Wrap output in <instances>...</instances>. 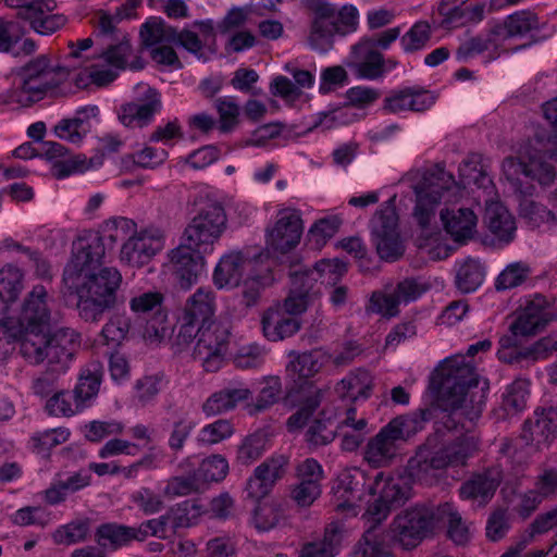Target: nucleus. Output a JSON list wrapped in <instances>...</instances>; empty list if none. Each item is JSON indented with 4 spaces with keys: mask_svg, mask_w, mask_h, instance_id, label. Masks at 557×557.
Listing matches in <instances>:
<instances>
[{
    "mask_svg": "<svg viewBox=\"0 0 557 557\" xmlns=\"http://www.w3.org/2000/svg\"><path fill=\"white\" fill-rule=\"evenodd\" d=\"M344 537V528L332 522L326 525L321 541L304 544L300 557H335L343 546Z\"/></svg>",
    "mask_w": 557,
    "mask_h": 557,
    "instance_id": "b1692460",
    "label": "nucleus"
},
{
    "mask_svg": "<svg viewBox=\"0 0 557 557\" xmlns=\"http://www.w3.org/2000/svg\"><path fill=\"white\" fill-rule=\"evenodd\" d=\"M201 482H220L228 472V462L221 455H212L202 460L195 471Z\"/></svg>",
    "mask_w": 557,
    "mask_h": 557,
    "instance_id": "de8ad7c7",
    "label": "nucleus"
},
{
    "mask_svg": "<svg viewBox=\"0 0 557 557\" xmlns=\"http://www.w3.org/2000/svg\"><path fill=\"white\" fill-rule=\"evenodd\" d=\"M556 318L555 308L542 294L529 300L523 312L510 325L515 335L531 336L543 330Z\"/></svg>",
    "mask_w": 557,
    "mask_h": 557,
    "instance_id": "6ab92c4d",
    "label": "nucleus"
},
{
    "mask_svg": "<svg viewBox=\"0 0 557 557\" xmlns=\"http://www.w3.org/2000/svg\"><path fill=\"white\" fill-rule=\"evenodd\" d=\"M215 107L220 116V131L230 132L238 122L239 107L225 98L216 99Z\"/></svg>",
    "mask_w": 557,
    "mask_h": 557,
    "instance_id": "69168bd1",
    "label": "nucleus"
},
{
    "mask_svg": "<svg viewBox=\"0 0 557 557\" xmlns=\"http://www.w3.org/2000/svg\"><path fill=\"white\" fill-rule=\"evenodd\" d=\"M89 532L90 520L77 519L57 530L54 541L59 544H76L86 541Z\"/></svg>",
    "mask_w": 557,
    "mask_h": 557,
    "instance_id": "09e8293b",
    "label": "nucleus"
},
{
    "mask_svg": "<svg viewBox=\"0 0 557 557\" xmlns=\"http://www.w3.org/2000/svg\"><path fill=\"white\" fill-rule=\"evenodd\" d=\"M443 455L448 466H465L469 457L476 450V445L470 437H461L449 445L441 444Z\"/></svg>",
    "mask_w": 557,
    "mask_h": 557,
    "instance_id": "49530a36",
    "label": "nucleus"
},
{
    "mask_svg": "<svg viewBox=\"0 0 557 557\" xmlns=\"http://www.w3.org/2000/svg\"><path fill=\"white\" fill-rule=\"evenodd\" d=\"M529 391L524 381L517 380L510 384L503 397L502 408L509 414H516L522 411L527 406Z\"/></svg>",
    "mask_w": 557,
    "mask_h": 557,
    "instance_id": "8fccbe9b",
    "label": "nucleus"
},
{
    "mask_svg": "<svg viewBox=\"0 0 557 557\" xmlns=\"http://www.w3.org/2000/svg\"><path fill=\"white\" fill-rule=\"evenodd\" d=\"M500 483L499 474L496 470L488 469L483 473L472 476V479L465 482L459 494L463 499H478L483 502L492 498Z\"/></svg>",
    "mask_w": 557,
    "mask_h": 557,
    "instance_id": "c756f323",
    "label": "nucleus"
},
{
    "mask_svg": "<svg viewBox=\"0 0 557 557\" xmlns=\"http://www.w3.org/2000/svg\"><path fill=\"white\" fill-rule=\"evenodd\" d=\"M233 432L234 430L231 422L220 419L202 428L199 434V442L209 445L216 444L230 437Z\"/></svg>",
    "mask_w": 557,
    "mask_h": 557,
    "instance_id": "052dcab7",
    "label": "nucleus"
},
{
    "mask_svg": "<svg viewBox=\"0 0 557 557\" xmlns=\"http://www.w3.org/2000/svg\"><path fill=\"white\" fill-rule=\"evenodd\" d=\"M525 177L539 183L541 187H549L557 177V172L553 163L545 159L536 149L529 151V166Z\"/></svg>",
    "mask_w": 557,
    "mask_h": 557,
    "instance_id": "e433bc0d",
    "label": "nucleus"
},
{
    "mask_svg": "<svg viewBox=\"0 0 557 557\" xmlns=\"http://www.w3.org/2000/svg\"><path fill=\"white\" fill-rule=\"evenodd\" d=\"M435 388L437 394L435 401L411 414L397 416L408 425V430L412 431V436L423 429L425 422L438 419L441 413L451 409L449 401L446 400L445 396L441 393L440 383Z\"/></svg>",
    "mask_w": 557,
    "mask_h": 557,
    "instance_id": "473e14b6",
    "label": "nucleus"
},
{
    "mask_svg": "<svg viewBox=\"0 0 557 557\" xmlns=\"http://www.w3.org/2000/svg\"><path fill=\"white\" fill-rule=\"evenodd\" d=\"M438 519V507L421 504L400 511L389 529L405 549H412L433 533Z\"/></svg>",
    "mask_w": 557,
    "mask_h": 557,
    "instance_id": "9d476101",
    "label": "nucleus"
},
{
    "mask_svg": "<svg viewBox=\"0 0 557 557\" xmlns=\"http://www.w3.org/2000/svg\"><path fill=\"white\" fill-rule=\"evenodd\" d=\"M321 495V485L298 482L292 491L290 498L300 508L310 507Z\"/></svg>",
    "mask_w": 557,
    "mask_h": 557,
    "instance_id": "338daca9",
    "label": "nucleus"
},
{
    "mask_svg": "<svg viewBox=\"0 0 557 557\" xmlns=\"http://www.w3.org/2000/svg\"><path fill=\"white\" fill-rule=\"evenodd\" d=\"M264 336L272 341H283L295 335L301 329V320L297 317L285 315L280 310H267L261 320Z\"/></svg>",
    "mask_w": 557,
    "mask_h": 557,
    "instance_id": "5701e85b",
    "label": "nucleus"
},
{
    "mask_svg": "<svg viewBox=\"0 0 557 557\" xmlns=\"http://www.w3.org/2000/svg\"><path fill=\"white\" fill-rule=\"evenodd\" d=\"M440 215L445 231L455 242L465 243L472 237L478 219L471 209H443Z\"/></svg>",
    "mask_w": 557,
    "mask_h": 557,
    "instance_id": "4be33fe9",
    "label": "nucleus"
},
{
    "mask_svg": "<svg viewBox=\"0 0 557 557\" xmlns=\"http://www.w3.org/2000/svg\"><path fill=\"white\" fill-rule=\"evenodd\" d=\"M531 274V268L525 262L508 264L497 276L495 287L497 290L515 288L523 284Z\"/></svg>",
    "mask_w": 557,
    "mask_h": 557,
    "instance_id": "a18cd8bd",
    "label": "nucleus"
},
{
    "mask_svg": "<svg viewBox=\"0 0 557 557\" xmlns=\"http://www.w3.org/2000/svg\"><path fill=\"white\" fill-rule=\"evenodd\" d=\"M539 29V17L531 11H518L508 15L503 23H497L491 28V36L511 38L524 36L531 30Z\"/></svg>",
    "mask_w": 557,
    "mask_h": 557,
    "instance_id": "cd10ccee",
    "label": "nucleus"
},
{
    "mask_svg": "<svg viewBox=\"0 0 557 557\" xmlns=\"http://www.w3.org/2000/svg\"><path fill=\"white\" fill-rule=\"evenodd\" d=\"M131 329V320L125 314H114L102 329V336L107 344L120 343Z\"/></svg>",
    "mask_w": 557,
    "mask_h": 557,
    "instance_id": "13d9d810",
    "label": "nucleus"
},
{
    "mask_svg": "<svg viewBox=\"0 0 557 557\" xmlns=\"http://www.w3.org/2000/svg\"><path fill=\"white\" fill-rule=\"evenodd\" d=\"M302 1L312 14L308 35L312 49L326 52L333 48L335 35L346 36L357 30L359 12L355 5L345 4L337 9L323 0Z\"/></svg>",
    "mask_w": 557,
    "mask_h": 557,
    "instance_id": "423d86ee",
    "label": "nucleus"
},
{
    "mask_svg": "<svg viewBox=\"0 0 557 557\" xmlns=\"http://www.w3.org/2000/svg\"><path fill=\"white\" fill-rule=\"evenodd\" d=\"M201 506L194 500H185L174 510L173 527L188 528L193 525L201 515Z\"/></svg>",
    "mask_w": 557,
    "mask_h": 557,
    "instance_id": "0e129e2a",
    "label": "nucleus"
},
{
    "mask_svg": "<svg viewBox=\"0 0 557 557\" xmlns=\"http://www.w3.org/2000/svg\"><path fill=\"white\" fill-rule=\"evenodd\" d=\"M230 335L228 325L210 320L208 324L202 325L201 337L195 347L196 352L200 354L202 349L225 351Z\"/></svg>",
    "mask_w": 557,
    "mask_h": 557,
    "instance_id": "c9c22d12",
    "label": "nucleus"
},
{
    "mask_svg": "<svg viewBox=\"0 0 557 557\" xmlns=\"http://www.w3.org/2000/svg\"><path fill=\"white\" fill-rule=\"evenodd\" d=\"M484 3H476L473 7H465V1L460 5H450L449 0L440 3L438 12L444 16L443 24L460 26L466 23H478L484 17Z\"/></svg>",
    "mask_w": 557,
    "mask_h": 557,
    "instance_id": "2f4dec72",
    "label": "nucleus"
},
{
    "mask_svg": "<svg viewBox=\"0 0 557 557\" xmlns=\"http://www.w3.org/2000/svg\"><path fill=\"white\" fill-rule=\"evenodd\" d=\"M412 436V431L401 418H393L380 432L370 438L366 448V459L374 467H385L392 463L398 455L400 445Z\"/></svg>",
    "mask_w": 557,
    "mask_h": 557,
    "instance_id": "ddd939ff",
    "label": "nucleus"
},
{
    "mask_svg": "<svg viewBox=\"0 0 557 557\" xmlns=\"http://www.w3.org/2000/svg\"><path fill=\"white\" fill-rule=\"evenodd\" d=\"M164 248V233L158 227L141 230V257L151 259Z\"/></svg>",
    "mask_w": 557,
    "mask_h": 557,
    "instance_id": "680f3d73",
    "label": "nucleus"
},
{
    "mask_svg": "<svg viewBox=\"0 0 557 557\" xmlns=\"http://www.w3.org/2000/svg\"><path fill=\"white\" fill-rule=\"evenodd\" d=\"M79 346V335L72 329L61 327L49 335L28 333L22 339L20 350L33 364L47 361L50 369L65 372Z\"/></svg>",
    "mask_w": 557,
    "mask_h": 557,
    "instance_id": "0eeeda50",
    "label": "nucleus"
},
{
    "mask_svg": "<svg viewBox=\"0 0 557 557\" xmlns=\"http://www.w3.org/2000/svg\"><path fill=\"white\" fill-rule=\"evenodd\" d=\"M48 299L49 296L45 286H34L24 300L18 319L9 318L3 322V333L10 339L21 342L28 333H44L45 327L49 325L51 317Z\"/></svg>",
    "mask_w": 557,
    "mask_h": 557,
    "instance_id": "9b49d317",
    "label": "nucleus"
},
{
    "mask_svg": "<svg viewBox=\"0 0 557 557\" xmlns=\"http://www.w3.org/2000/svg\"><path fill=\"white\" fill-rule=\"evenodd\" d=\"M485 223L499 239L509 242L515 231V221L509 211L499 202H492L485 209Z\"/></svg>",
    "mask_w": 557,
    "mask_h": 557,
    "instance_id": "f704fd0d",
    "label": "nucleus"
},
{
    "mask_svg": "<svg viewBox=\"0 0 557 557\" xmlns=\"http://www.w3.org/2000/svg\"><path fill=\"white\" fill-rule=\"evenodd\" d=\"M100 383V377L95 373L88 372L86 375H81L73 392L76 408L84 409L87 403L97 396Z\"/></svg>",
    "mask_w": 557,
    "mask_h": 557,
    "instance_id": "603ef678",
    "label": "nucleus"
},
{
    "mask_svg": "<svg viewBox=\"0 0 557 557\" xmlns=\"http://www.w3.org/2000/svg\"><path fill=\"white\" fill-rule=\"evenodd\" d=\"M214 317V296L199 288L185 302L178 321H190L198 325L208 324Z\"/></svg>",
    "mask_w": 557,
    "mask_h": 557,
    "instance_id": "bb28decb",
    "label": "nucleus"
},
{
    "mask_svg": "<svg viewBox=\"0 0 557 557\" xmlns=\"http://www.w3.org/2000/svg\"><path fill=\"white\" fill-rule=\"evenodd\" d=\"M138 5L139 0H126L124 4L116 9L114 14L99 10L92 18L97 38H109L112 41H117V44H109L100 55L110 65L123 69L131 55L129 41L116 25L125 18L135 17Z\"/></svg>",
    "mask_w": 557,
    "mask_h": 557,
    "instance_id": "1a4fd4ad",
    "label": "nucleus"
},
{
    "mask_svg": "<svg viewBox=\"0 0 557 557\" xmlns=\"http://www.w3.org/2000/svg\"><path fill=\"white\" fill-rule=\"evenodd\" d=\"M521 438L534 444L537 450L548 448L557 438V408H536L533 417L524 421Z\"/></svg>",
    "mask_w": 557,
    "mask_h": 557,
    "instance_id": "a211bd4d",
    "label": "nucleus"
},
{
    "mask_svg": "<svg viewBox=\"0 0 557 557\" xmlns=\"http://www.w3.org/2000/svg\"><path fill=\"white\" fill-rule=\"evenodd\" d=\"M287 466L288 458L284 455L271 457L260 463L247 481V496L257 502L264 498L276 481L285 475Z\"/></svg>",
    "mask_w": 557,
    "mask_h": 557,
    "instance_id": "aec40b11",
    "label": "nucleus"
},
{
    "mask_svg": "<svg viewBox=\"0 0 557 557\" xmlns=\"http://www.w3.org/2000/svg\"><path fill=\"white\" fill-rule=\"evenodd\" d=\"M290 288L314 301L320 296L317 283L320 280L314 268H300L289 272Z\"/></svg>",
    "mask_w": 557,
    "mask_h": 557,
    "instance_id": "ea45409f",
    "label": "nucleus"
},
{
    "mask_svg": "<svg viewBox=\"0 0 557 557\" xmlns=\"http://www.w3.org/2000/svg\"><path fill=\"white\" fill-rule=\"evenodd\" d=\"M371 240L380 259L394 262L405 252V246L397 228V216L394 212H380L370 221Z\"/></svg>",
    "mask_w": 557,
    "mask_h": 557,
    "instance_id": "4468645a",
    "label": "nucleus"
},
{
    "mask_svg": "<svg viewBox=\"0 0 557 557\" xmlns=\"http://www.w3.org/2000/svg\"><path fill=\"white\" fill-rule=\"evenodd\" d=\"M268 442V435L263 431H257L246 436L237 448L236 461L243 466H248L259 459Z\"/></svg>",
    "mask_w": 557,
    "mask_h": 557,
    "instance_id": "a19ab883",
    "label": "nucleus"
},
{
    "mask_svg": "<svg viewBox=\"0 0 557 557\" xmlns=\"http://www.w3.org/2000/svg\"><path fill=\"white\" fill-rule=\"evenodd\" d=\"M364 486L363 478H356L351 474H342L338 476L335 485L332 487L334 495L343 502L337 505L338 509L352 507L356 500L361 499L362 488Z\"/></svg>",
    "mask_w": 557,
    "mask_h": 557,
    "instance_id": "4c0bfd02",
    "label": "nucleus"
},
{
    "mask_svg": "<svg viewBox=\"0 0 557 557\" xmlns=\"http://www.w3.org/2000/svg\"><path fill=\"white\" fill-rule=\"evenodd\" d=\"M103 259V247L98 238L79 252H73L62 275V294L76 296L78 315L85 322H99L104 312L114 307L116 290L122 282L114 268L96 272Z\"/></svg>",
    "mask_w": 557,
    "mask_h": 557,
    "instance_id": "f257e3e1",
    "label": "nucleus"
},
{
    "mask_svg": "<svg viewBox=\"0 0 557 557\" xmlns=\"http://www.w3.org/2000/svg\"><path fill=\"white\" fill-rule=\"evenodd\" d=\"M438 523L447 521L448 536L456 544L462 545L468 541V528L462 523L460 515L453 510V506L449 503H445L438 506Z\"/></svg>",
    "mask_w": 557,
    "mask_h": 557,
    "instance_id": "37998d69",
    "label": "nucleus"
},
{
    "mask_svg": "<svg viewBox=\"0 0 557 557\" xmlns=\"http://www.w3.org/2000/svg\"><path fill=\"white\" fill-rule=\"evenodd\" d=\"M441 443L436 435L429 436L411 457L403 472L395 476L384 478L379 473L369 492L377 497L369 505V512L375 520L386 519L388 513L405 505L412 496V483L433 484L436 472L447 467Z\"/></svg>",
    "mask_w": 557,
    "mask_h": 557,
    "instance_id": "f03ea898",
    "label": "nucleus"
},
{
    "mask_svg": "<svg viewBox=\"0 0 557 557\" xmlns=\"http://www.w3.org/2000/svg\"><path fill=\"white\" fill-rule=\"evenodd\" d=\"M294 357L287 366V371L298 375V382L288 392V398L298 406V410L287 420L288 430L301 429L313 414L322 400V391L308 379L320 371L324 355L313 349L302 354L289 352Z\"/></svg>",
    "mask_w": 557,
    "mask_h": 557,
    "instance_id": "20e7f679",
    "label": "nucleus"
},
{
    "mask_svg": "<svg viewBox=\"0 0 557 557\" xmlns=\"http://www.w3.org/2000/svg\"><path fill=\"white\" fill-rule=\"evenodd\" d=\"M357 72L360 77L375 79L384 73V57L383 54L374 49L367 51L364 60L357 66Z\"/></svg>",
    "mask_w": 557,
    "mask_h": 557,
    "instance_id": "4d7b16f0",
    "label": "nucleus"
},
{
    "mask_svg": "<svg viewBox=\"0 0 557 557\" xmlns=\"http://www.w3.org/2000/svg\"><path fill=\"white\" fill-rule=\"evenodd\" d=\"M208 250L190 245L184 240L169 253L172 271L176 283L183 289H188L198 280L205 268V253Z\"/></svg>",
    "mask_w": 557,
    "mask_h": 557,
    "instance_id": "2eb2a0df",
    "label": "nucleus"
},
{
    "mask_svg": "<svg viewBox=\"0 0 557 557\" xmlns=\"http://www.w3.org/2000/svg\"><path fill=\"white\" fill-rule=\"evenodd\" d=\"M548 348L544 344V339L539 341L533 346L520 349L499 350V360L506 363L519 362L522 359L537 360L547 356Z\"/></svg>",
    "mask_w": 557,
    "mask_h": 557,
    "instance_id": "5fc2aeb1",
    "label": "nucleus"
},
{
    "mask_svg": "<svg viewBox=\"0 0 557 557\" xmlns=\"http://www.w3.org/2000/svg\"><path fill=\"white\" fill-rule=\"evenodd\" d=\"M529 151H531V147L520 149L517 156L506 157L502 163L503 174L516 194L533 195L535 190L532 184H523L520 180V175L525 176V172H528Z\"/></svg>",
    "mask_w": 557,
    "mask_h": 557,
    "instance_id": "c85d7f7f",
    "label": "nucleus"
},
{
    "mask_svg": "<svg viewBox=\"0 0 557 557\" xmlns=\"http://www.w3.org/2000/svg\"><path fill=\"white\" fill-rule=\"evenodd\" d=\"M137 537L138 530L136 528L115 522L102 523L95 532V541L104 552L116 550Z\"/></svg>",
    "mask_w": 557,
    "mask_h": 557,
    "instance_id": "a878e982",
    "label": "nucleus"
},
{
    "mask_svg": "<svg viewBox=\"0 0 557 557\" xmlns=\"http://www.w3.org/2000/svg\"><path fill=\"white\" fill-rule=\"evenodd\" d=\"M23 36L24 28L20 23L0 18V52H10Z\"/></svg>",
    "mask_w": 557,
    "mask_h": 557,
    "instance_id": "e2e57ef3",
    "label": "nucleus"
},
{
    "mask_svg": "<svg viewBox=\"0 0 557 557\" xmlns=\"http://www.w3.org/2000/svg\"><path fill=\"white\" fill-rule=\"evenodd\" d=\"M341 224L342 220L336 215L320 219L310 227L308 240L320 249L338 232Z\"/></svg>",
    "mask_w": 557,
    "mask_h": 557,
    "instance_id": "c03bdc74",
    "label": "nucleus"
},
{
    "mask_svg": "<svg viewBox=\"0 0 557 557\" xmlns=\"http://www.w3.org/2000/svg\"><path fill=\"white\" fill-rule=\"evenodd\" d=\"M22 272L12 265L3 267L0 270V302L10 304L14 302L22 288Z\"/></svg>",
    "mask_w": 557,
    "mask_h": 557,
    "instance_id": "79ce46f5",
    "label": "nucleus"
},
{
    "mask_svg": "<svg viewBox=\"0 0 557 557\" xmlns=\"http://www.w3.org/2000/svg\"><path fill=\"white\" fill-rule=\"evenodd\" d=\"M330 419H315L307 431V442L312 446H324L334 441L335 430Z\"/></svg>",
    "mask_w": 557,
    "mask_h": 557,
    "instance_id": "6e6d98bb",
    "label": "nucleus"
},
{
    "mask_svg": "<svg viewBox=\"0 0 557 557\" xmlns=\"http://www.w3.org/2000/svg\"><path fill=\"white\" fill-rule=\"evenodd\" d=\"M251 391L246 387H226L212 394L203 404L202 410L207 416L220 414L234 409L238 403L249 399Z\"/></svg>",
    "mask_w": 557,
    "mask_h": 557,
    "instance_id": "7c9ffc66",
    "label": "nucleus"
},
{
    "mask_svg": "<svg viewBox=\"0 0 557 557\" xmlns=\"http://www.w3.org/2000/svg\"><path fill=\"white\" fill-rule=\"evenodd\" d=\"M438 376L441 393L451 409H463L471 419L481 414L490 384L487 380H480L472 366L463 358L447 359Z\"/></svg>",
    "mask_w": 557,
    "mask_h": 557,
    "instance_id": "7ed1b4c3",
    "label": "nucleus"
},
{
    "mask_svg": "<svg viewBox=\"0 0 557 557\" xmlns=\"http://www.w3.org/2000/svg\"><path fill=\"white\" fill-rule=\"evenodd\" d=\"M545 119L550 123L547 136V151L552 159L557 161V98L543 104Z\"/></svg>",
    "mask_w": 557,
    "mask_h": 557,
    "instance_id": "774afa93",
    "label": "nucleus"
},
{
    "mask_svg": "<svg viewBox=\"0 0 557 557\" xmlns=\"http://www.w3.org/2000/svg\"><path fill=\"white\" fill-rule=\"evenodd\" d=\"M302 234V221L299 213L293 209L280 211L274 226L268 231L267 247L269 250L286 253L294 249Z\"/></svg>",
    "mask_w": 557,
    "mask_h": 557,
    "instance_id": "dca6fc26",
    "label": "nucleus"
},
{
    "mask_svg": "<svg viewBox=\"0 0 557 557\" xmlns=\"http://www.w3.org/2000/svg\"><path fill=\"white\" fill-rule=\"evenodd\" d=\"M75 66L76 64L52 65L47 55H39L18 70L20 86L9 90L3 101L8 104L30 107L41 100L48 90L66 81L71 69Z\"/></svg>",
    "mask_w": 557,
    "mask_h": 557,
    "instance_id": "39448f33",
    "label": "nucleus"
},
{
    "mask_svg": "<svg viewBox=\"0 0 557 557\" xmlns=\"http://www.w3.org/2000/svg\"><path fill=\"white\" fill-rule=\"evenodd\" d=\"M273 276L269 269L262 274L248 275L242 284L238 283L236 297L239 304L245 308H251L258 305L261 295L267 286L273 282Z\"/></svg>",
    "mask_w": 557,
    "mask_h": 557,
    "instance_id": "72a5a7b5",
    "label": "nucleus"
},
{
    "mask_svg": "<svg viewBox=\"0 0 557 557\" xmlns=\"http://www.w3.org/2000/svg\"><path fill=\"white\" fill-rule=\"evenodd\" d=\"M401 304L395 292L384 295L381 293H373L368 310L375 313H381L384 317H395L398 314V306Z\"/></svg>",
    "mask_w": 557,
    "mask_h": 557,
    "instance_id": "bf43d9fd",
    "label": "nucleus"
},
{
    "mask_svg": "<svg viewBox=\"0 0 557 557\" xmlns=\"http://www.w3.org/2000/svg\"><path fill=\"white\" fill-rule=\"evenodd\" d=\"M226 225L227 216L223 206L219 202L208 203L186 226L183 240L210 251L226 230Z\"/></svg>",
    "mask_w": 557,
    "mask_h": 557,
    "instance_id": "f8f14e48",
    "label": "nucleus"
},
{
    "mask_svg": "<svg viewBox=\"0 0 557 557\" xmlns=\"http://www.w3.org/2000/svg\"><path fill=\"white\" fill-rule=\"evenodd\" d=\"M408 178L416 194L413 218L421 230H430L443 193L449 190L457 183L453 174L445 171L444 166L440 164L430 169L411 171L408 173Z\"/></svg>",
    "mask_w": 557,
    "mask_h": 557,
    "instance_id": "6e6552de",
    "label": "nucleus"
},
{
    "mask_svg": "<svg viewBox=\"0 0 557 557\" xmlns=\"http://www.w3.org/2000/svg\"><path fill=\"white\" fill-rule=\"evenodd\" d=\"M252 260L246 258L243 252L235 251L221 258L213 273V282L216 287L238 286L243 271L250 265Z\"/></svg>",
    "mask_w": 557,
    "mask_h": 557,
    "instance_id": "393cba45",
    "label": "nucleus"
},
{
    "mask_svg": "<svg viewBox=\"0 0 557 557\" xmlns=\"http://www.w3.org/2000/svg\"><path fill=\"white\" fill-rule=\"evenodd\" d=\"M431 38V27L426 22L416 23L403 37L401 45L406 52L422 49Z\"/></svg>",
    "mask_w": 557,
    "mask_h": 557,
    "instance_id": "864d4df0",
    "label": "nucleus"
},
{
    "mask_svg": "<svg viewBox=\"0 0 557 557\" xmlns=\"http://www.w3.org/2000/svg\"><path fill=\"white\" fill-rule=\"evenodd\" d=\"M46 410L50 416L72 417L83 409L76 408L74 395L69 391L55 392L46 403Z\"/></svg>",
    "mask_w": 557,
    "mask_h": 557,
    "instance_id": "3c124183",
    "label": "nucleus"
},
{
    "mask_svg": "<svg viewBox=\"0 0 557 557\" xmlns=\"http://www.w3.org/2000/svg\"><path fill=\"white\" fill-rule=\"evenodd\" d=\"M163 299L158 290L141 294V321L146 323L141 337L149 345H159L168 335V314L161 309Z\"/></svg>",
    "mask_w": 557,
    "mask_h": 557,
    "instance_id": "f3484780",
    "label": "nucleus"
},
{
    "mask_svg": "<svg viewBox=\"0 0 557 557\" xmlns=\"http://www.w3.org/2000/svg\"><path fill=\"white\" fill-rule=\"evenodd\" d=\"M367 513L374 524L364 531L361 539L355 545L354 557H391L392 547L397 542L395 534H393L391 529L385 530L380 527L384 519L375 520L369 512V508Z\"/></svg>",
    "mask_w": 557,
    "mask_h": 557,
    "instance_id": "412c9836",
    "label": "nucleus"
},
{
    "mask_svg": "<svg viewBox=\"0 0 557 557\" xmlns=\"http://www.w3.org/2000/svg\"><path fill=\"white\" fill-rule=\"evenodd\" d=\"M485 271L474 259H467L456 274V286L462 293L474 292L484 281Z\"/></svg>",
    "mask_w": 557,
    "mask_h": 557,
    "instance_id": "58836bf2",
    "label": "nucleus"
}]
</instances>
